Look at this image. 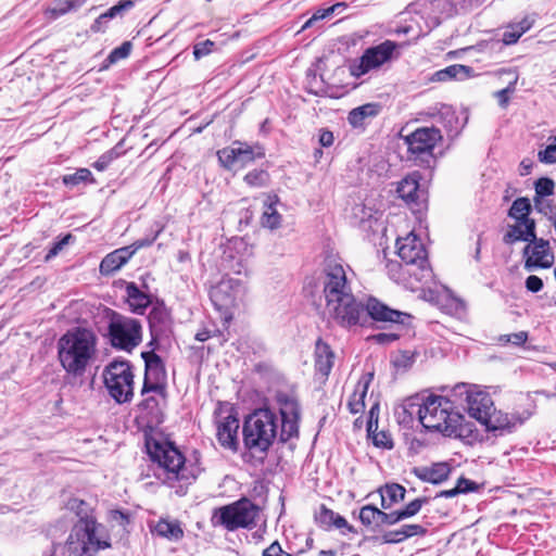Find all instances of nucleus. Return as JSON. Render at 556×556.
<instances>
[{
	"instance_id": "f257e3e1",
	"label": "nucleus",
	"mask_w": 556,
	"mask_h": 556,
	"mask_svg": "<svg viewBox=\"0 0 556 556\" xmlns=\"http://www.w3.org/2000/svg\"><path fill=\"white\" fill-rule=\"evenodd\" d=\"M323 292L324 315L337 325L350 328L364 323L367 317L378 323L405 324L410 315L393 309L375 298L366 304L358 301L353 292L342 264L329 262L324 270Z\"/></svg>"
},
{
	"instance_id": "f03ea898",
	"label": "nucleus",
	"mask_w": 556,
	"mask_h": 556,
	"mask_svg": "<svg viewBox=\"0 0 556 556\" xmlns=\"http://www.w3.org/2000/svg\"><path fill=\"white\" fill-rule=\"evenodd\" d=\"M275 401L280 424L277 415L267 407L255 409L244 419L243 444L253 457L264 459L277 438L286 443L299 435L300 405L294 392L278 390Z\"/></svg>"
},
{
	"instance_id": "7ed1b4c3",
	"label": "nucleus",
	"mask_w": 556,
	"mask_h": 556,
	"mask_svg": "<svg viewBox=\"0 0 556 556\" xmlns=\"http://www.w3.org/2000/svg\"><path fill=\"white\" fill-rule=\"evenodd\" d=\"M404 412L409 417L417 415L420 424L429 431H438L468 443L478 435L472 424L465 421V417L454 410L453 403L441 395L410 397L404 403Z\"/></svg>"
},
{
	"instance_id": "20e7f679",
	"label": "nucleus",
	"mask_w": 556,
	"mask_h": 556,
	"mask_svg": "<svg viewBox=\"0 0 556 556\" xmlns=\"http://www.w3.org/2000/svg\"><path fill=\"white\" fill-rule=\"evenodd\" d=\"M148 453L155 465L154 476L178 495L186 494L202 471L200 454L194 451L186 457L179 448L169 441H148Z\"/></svg>"
},
{
	"instance_id": "39448f33",
	"label": "nucleus",
	"mask_w": 556,
	"mask_h": 556,
	"mask_svg": "<svg viewBox=\"0 0 556 556\" xmlns=\"http://www.w3.org/2000/svg\"><path fill=\"white\" fill-rule=\"evenodd\" d=\"M97 336L89 329L75 328L58 341V358L65 372L73 378L85 375L97 359Z\"/></svg>"
},
{
	"instance_id": "423d86ee",
	"label": "nucleus",
	"mask_w": 556,
	"mask_h": 556,
	"mask_svg": "<svg viewBox=\"0 0 556 556\" xmlns=\"http://www.w3.org/2000/svg\"><path fill=\"white\" fill-rule=\"evenodd\" d=\"M71 509H77L79 517L63 547V556H93L99 551L110 546L106 541L97 538V523L87 511L84 501L74 498L68 503Z\"/></svg>"
},
{
	"instance_id": "0eeeda50",
	"label": "nucleus",
	"mask_w": 556,
	"mask_h": 556,
	"mask_svg": "<svg viewBox=\"0 0 556 556\" xmlns=\"http://www.w3.org/2000/svg\"><path fill=\"white\" fill-rule=\"evenodd\" d=\"M456 0H418L408 5L406 14H415L412 23L397 29L399 33L413 34L415 39L427 35L441 23L442 17L452 16L458 11Z\"/></svg>"
},
{
	"instance_id": "6e6552de",
	"label": "nucleus",
	"mask_w": 556,
	"mask_h": 556,
	"mask_svg": "<svg viewBox=\"0 0 556 556\" xmlns=\"http://www.w3.org/2000/svg\"><path fill=\"white\" fill-rule=\"evenodd\" d=\"M258 516L260 507L251 500L243 497L215 509L213 521L228 531H235L240 528H254Z\"/></svg>"
},
{
	"instance_id": "1a4fd4ad",
	"label": "nucleus",
	"mask_w": 556,
	"mask_h": 556,
	"mask_svg": "<svg viewBox=\"0 0 556 556\" xmlns=\"http://www.w3.org/2000/svg\"><path fill=\"white\" fill-rule=\"evenodd\" d=\"M397 255L414 271L416 283H427L432 279L428 254L421 240L413 232L396 240Z\"/></svg>"
},
{
	"instance_id": "9d476101",
	"label": "nucleus",
	"mask_w": 556,
	"mask_h": 556,
	"mask_svg": "<svg viewBox=\"0 0 556 556\" xmlns=\"http://www.w3.org/2000/svg\"><path fill=\"white\" fill-rule=\"evenodd\" d=\"M108 330L110 342L116 349L130 352L141 343L142 326L138 319L112 312Z\"/></svg>"
},
{
	"instance_id": "9b49d317",
	"label": "nucleus",
	"mask_w": 556,
	"mask_h": 556,
	"mask_svg": "<svg viewBox=\"0 0 556 556\" xmlns=\"http://www.w3.org/2000/svg\"><path fill=\"white\" fill-rule=\"evenodd\" d=\"M103 378L109 394L117 403H126L132 399L134 374L128 362H111L103 371Z\"/></svg>"
},
{
	"instance_id": "f8f14e48",
	"label": "nucleus",
	"mask_w": 556,
	"mask_h": 556,
	"mask_svg": "<svg viewBox=\"0 0 556 556\" xmlns=\"http://www.w3.org/2000/svg\"><path fill=\"white\" fill-rule=\"evenodd\" d=\"M397 43L386 40L377 46L367 48L363 55L354 60L349 68L352 76L359 78L363 75L379 70L384 64L396 58Z\"/></svg>"
},
{
	"instance_id": "ddd939ff",
	"label": "nucleus",
	"mask_w": 556,
	"mask_h": 556,
	"mask_svg": "<svg viewBox=\"0 0 556 556\" xmlns=\"http://www.w3.org/2000/svg\"><path fill=\"white\" fill-rule=\"evenodd\" d=\"M216 439L219 445L231 452L239 448V418L233 407L220 405L215 410Z\"/></svg>"
},
{
	"instance_id": "4468645a",
	"label": "nucleus",
	"mask_w": 556,
	"mask_h": 556,
	"mask_svg": "<svg viewBox=\"0 0 556 556\" xmlns=\"http://www.w3.org/2000/svg\"><path fill=\"white\" fill-rule=\"evenodd\" d=\"M218 161L227 169L243 168L256 159L265 156V151L260 144L235 141L230 147L217 152Z\"/></svg>"
},
{
	"instance_id": "2eb2a0df",
	"label": "nucleus",
	"mask_w": 556,
	"mask_h": 556,
	"mask_svg": "<svg viewBox=\"0 0 556 556\" xmlns=\"http://www.w3.org/2000/svg\"><path fill=\"white\" fill-rule=\"evenodd\" d=\"M441 139V131L435 127L418 128L404 138L409 157L421 162L432 156L433 149Z\"/></svg>"
},
{
	"instance_id": "dca6fc26",
	"label": "nucleus",
	"mask_w": 556,
	"mask_h": 556,
	"mask_svg": "<svg viewBox=\"0 0 556 556\" xmlns=\"http://www.w3.org/2000/svg\"><path fill=\"white\" fill-rule=\"evenodd\" d=\"M244 290V286L239 279L223 278L212 287L210 298L215 308L227 315L231 308L238 305Z\"/></svg>"
},
{
	"instance_id": "f3484780",
	"label": "nucleus",
	"mask_w": 556,
	"mask_h": 556,
	"mask_svg": "<svg viewBox=\"0 0 556 556\" xmlns=\"http://www.w3.org/2000/svg\"><path fill=\"white\" fill-rule=\"evenodd\" d=\"M142 358L144 359L146 372L141 394L146 395L147 393L153 392L162 400H165L166 388L164 383L166 380V370L162 358L153 351L143 352Z\"/></svg>"
},
{
	"instance_id": "a211bd4d",
	"label": "nucleus",
	"mask_w": 556,
	"mask_h": 556,
	"mask_svg": "<svg viewBox=\"0 0 556 556\" xmlns=\"http://www.w3.org/2000/svg\"><path fill=\"white\" fill-rule=\"evenodd\" d=\"M162 231L163 227L161 226L152 236L139 239L130 245L116 249L115 251L109 253L101 261L100 273L102 275H111L112 273L118 270L139 249L150 247Z\"/></svg>"
},
{
	"instance_id": "6ab92c4d",
	"label": "nucleus",
	"mask_w": 556,
	"mask_h": 556,
	"mask_svg": "<svg viewBox=\"0 0 556 556\" xmlns=\"http://www.w3.org/2000/svg\"><path fill=\"white\" fill-rule=\"evenodd\" d=\"M525 268L529 271L535 268H549L554 263V254L547 240L531 239L523 249Z\"/></svg>"
},
{
	"instance_id": "aec40b11",
	"label": "nucleus",
	"mask_w": 556,
	"mask_h": 556,
	"mask_svg": "<svg viewBox=\"0 0 556 556\" xmlns=\"http://www.w3.org/2000/svg\"><path fill=\"white\" fill-rule=\"evenodd\" d=\"M483 426H485L488 431H500L501 433L504 431L510 432L517 425H521L522 420L516 416H509L502 410L493 409L486 413L485 418H481L479 420Z\"/></svg>"
},
{
	"instance_id": "412c9836",
	"label": "nucleus",
	"mask_w": 556,
	"mask_h": 556,
	"mask_svg": "<svg viewBox=\"0 0 556 556\" xmlns=\"http://www.w3.org/2000/svg\"><path fill=\"white\" fill-rule=\"evenodd\" d=\"M466 402L469 416L478 421L485 418L486 413L493 409L494 406L490 394L482 390H468Z\"/></svg>"
},
{
	"instance_id": "4be33fe9",
	"label": "nucleus",
	"mask_w": 556,
	"mask_h": 556,
	"mask_svg": "<svg viewBox=\"0 0 556 556\" xmlns=\"http://www.w3.org/2000/svg\"><path fill=\"white\" fill-rule=\"evenodd\" d=\"M426 533L427 529L424 526L407 523L401 526L399 529L383 532L380 540L383 544H399L414 536H424Z\"/></svg>"
},
{
	"instance_id": "5701e85b",
	"label": "nucleus",
	"mask_w": 556,
	"mask_h": 556,
	"mask_svg": "<svg viewBox=\"0 0 556 556\" xmlns=\"http://www.w3.org/2000/svg\"><path fill=\"white\" fill-rule=\"evenodd\" d=\"M413 472L421 481L439 484L448 478L451 467L447 463H435L430 467H416Z\"/></svg>"
},
{
	"instance_id": "b1692460",
	"label": "nucleus",
	"mask_w": 556,
	"mask_h": 556,
	"mask_svg": "<svg viewBox=\"0 0 556 556\" xmlns=\"http://www.w3.org/2000/svg\"><path fill=\"white\" fill-rule=\"evenodd\" d=\"M359 520L364 526L372 528L393 526L391 513H386L374 505H366L361 508Z\"/></svg>"
},
{
	"instance_id": "393cba45",
	"label": "nucleus",
	"mask_w": 556,
	"mask_h": 556,
	"mask_svg": "<svg viewBox=\"0 0 556 556\" xmlns=\"http://www.w3.org/2000/svg\"><path fill=\"white\" fill-rule=\"evenodd\" d=\"M151 532L168 541L177 542L182 539L184 530L178 520L161 518L153 526Z\"/></svg>"
},
{
	"instance_id": "a878e982",
	"label": "nucleus",
	"mask_w": 556,
	"mask_h": 556,
	"mask_svg": "<svg viewBox=\"0 0 556 556\" xmlns=\"http://www.w3.org/2000/svg\"><path fill=\"white\" fill-rule=\"evenodd\" d=\"M125 291L130 311L142 315L151 303L150 296L141 291L135 282H127Z\"/></svg>"
},
{
	"instance_id": "bb28decb",
	"label": "nucleus",
	"mask_w": 556,
	"mask_h": 556,
	"mask_svg": "<svg viewBox=\"0 0 556 556\" xmlns=\"http://www.w3.org/2000/svg\"><path fill=\"white\" fill-rule=\"evenodd\" d=\"M475 75L473 68L463 64H453L439 70L431 76L432 81L465 80Z\"/></svg>"
},
{
	"instance_id": "cd10ccee",
	"label": "nucleus",
	"mask_w": 556,
	"mask_h": 556,
	"mask_svg": "<svg viewBox=\"0 0 556 556\" xmlns=\"http://www.w3.org/2000/svg\"><path fill=\"white\" fill-rule=\"evenodd\" d=\"M531 239H535V222H528V225L517 222L516 225L509 227L503 241L506 244H513L517 241L529 242Z\"/></svg>"
},
{
	"instance_id": "c85d7f7f",
	"label": "nucleus",
	"mask_w": 556,
	"mask_h": 556,
	"mask_svg": "<svg viewBox=\"0 0 556 556\" xmlns=\"http://www.w3.org/2000/svg\"><path fill=\"white\" fill-rule=\"evenodd\" d=\"M372 379V374L364 376L355 386L354 392L350 396L348 407L352 414H358L365 408V397L368 391L369 383Z\"/></svg>"
},
{
	"instance_id": "c756f323",
	"label": "nucleus",
	"mask_w": 556,
	"mask_h": 556,
	"mask_svg": "<svg viewBox=\"0 0 556 556\" xmlns=\"http://www.w3.org/2000/svg\"><path fill=\"white\" fill-rule=\"evenodd\" d=\"M315 367L318 372L327 377L333 366L334 354L330 346L321 339L317 340L315 348Z\"/></svg>"
},
{
	"instance_id": "7c9ffc66",
	"label": "nucleus",
	"mask_w": 556,
	"mask_h": 556,
	"mask_svg": "<svg viewBox=\"0 0 556 556\" xmlns=\"http://www.w3.org/2000/svg\"><path fill=\"white\" fill-rule=\"evenodd\" d=\"M387 270L390 278L394 281L409 286L412 289L416 288L413 268L407 264L390 261L387 264Z\"/></svg>"
},
{
	"instance_id": "2f4dec72",
	"label": "nucleus",
	"mask_w": 556,
	"mask_h": 556,
	"mask_svg": "<svg viewBox=\"0 0 556 556\" xmlns=\"http://www.w3.org/2000/svg\"><path fill=\"white\" fill-rule=\"evenodd\" d=\"M396 192L407 204L417 203L420 197L418 178L415 175L406 176L399 182Z\"/></svg>"
},
{
	"instance_id": "473e14b6",
	"label": "nucleus",
	"mask_w": 556,
	"mask_h": 556,
	"mask_svg": "<svg viewBox=\"0 0 556 556\" xmlns=\"http://www.w3.org/2000/svg\"><path fill=\"white\" fill-rule=\"evenodd\" d=\"M277 202V195H267L266 200L264 201V211L261 217V224L263 227L270 230L279 228L282 220V216L275 207Z\"/></svg>"
},
{
	"instance_id": "72a5a7b5",
	"label": "nucleus",
	"mask_w": 556,
	"mask_h": 556,
	"mask_svg": "<svg viewBox=\"0 0 556 556\" xmlns=\"http://www.w3.org/2000/svg\"><path fill=\"white\" fill-rule=\"evenodd\" d=\"M534 24L533 16H525L520 22L513 23L507 26L506 30L503 33V42L505 45H514L519 38L527 33Z\"/></svg>"
},
{
	"instance_id": "f704fd0d",
	"label": "nucleus",
	"mask_w": 556,
	"mask_h": 556,
	"mask_svg": "<svg viewBox=\"0 0 556 556\" xmlns=\"http://www.w3.org/2000/svg\"><path fill=\"white\" fill-rule=\"evenodd\" d=\"M381 507L383 509L391 508L394 504H397L405 498L406 490L399 483L386 484L380 490Z\"/></svg>"
},
{
	"instance_id": "c9c22d12",
	"label": "nucleus",
	"mask_w": 556,
	"mask_h": 556,
	"mask_svg": "<svg viewBox=\"0 0 556 556\" xmlns=\"http://www.w3.org/2000/svg\"><path fill=\"white\" fill-rule=\"evenodd\" d=\"M435 110H437V112L432 113V116L447 131L457 132L460 129L462 126L459 125V118L456 115V112L452 106L442 104L439 109H435Z\"/></svg>"
},
{
	"instance_id": "e433bc0d",
	"label": "nucleus",
	"mask_w": 556,
	"mask_h": 556,
	"mask_svg": "<svg viewBox=\"0 0 556 556\" xmlns=\"http://www.w3.org/2000/svg\"><path fill=\"white\" fill-rule=\"evenodd\" d=\"M379 109L380 106L376 103L361 105L349 113L348 121L353 127H361L367 118L376 116Z\"/></svg>"
},
{
	"instance_id": "4c0bfd02",
	"label": "nucleus",
	"mask_w": 556,
	"mask_h": 556,
	"mask_svg": "<svg viewBox=\"0 0 556 556\" xmlns=\"http://www.w3.org/2000/svg\"><path fill=\"white\" fill-rule=\"evenodd\" d=\"M87 0H53L47 13L52 18H58L70 12H75L80 9Z\"/></svg>"
},
{
	"instance_id": "58836bf2",
	"label": "nucleus",
	"mask_w": 556,
	"mask_h": 556,
	"mask_svg": "<svg viewBox=\"0 0 556 556\" xmlns=\"http://www.w3.org/2000/svg\"><path fill=\"white\" fill-rule=\"evenodd\" d=\"M531 212V203L528 198H518L516 199L508 212V215L516 219L518 223H522L523 225H528V222H534L529 217Z\"/></svg>"
},
{
	"instance_id": "ea45409f",
	"label": "nucleus",
	"mask_w": 556,
	"mask_h": 556,
	"mask_svg": "<svg viewBox=\"0 0 556 556\" xmlns=\"http://www.w3.org/2000/svg\"><path fill=\"white\" fill-rule=\"evenodd\" d=\"M427 502L428 500L426 497L415 498L414 501L409 502L405 507L391 511L393 526L402 520H405L417 515L420 511L421 507Z\"/></svg>"
},
{
	"instance_id": "a19ab883",
	"label": "nucleus",
	"mask_w": 556,
	"mask_h": 556,
	"mask_svg": "<svg viewBox=\"0 0 556 556\" xmlns=\"http://www.w3.org/2000/svg\"><path fill=\"white\" fill-rule=\"evenodd\" d=\"M502 74H507L510 76L507 87L496 91L495 97L498 100L501 106L505 108L509 101V94L513 93L516 89V84L518 81V73L513 70H503Z\"/></svg>"
},
{
	"instance_id": "79ce46f5",
	"label": "nucleus",
	"mask_w": 556,
	"mask_h": 556,
	"mask_svg": "<svg viewBox=\"0 0 556 556\" xmlns=\"http://www.w3.org/2000/svg\"><path fill=\"white\" fill-rule=\"evenodd\" d=\"M372 418H374V407L370 409V419H369L368 426H367L368 434H369V437H371L374 444L377 447L392 448L393 441L389 433H387L384 431L374 432Z\"/></svg>"
},
{
	"instance_id": "37998d69",
	"label": "nucleus",
	"mask_w": 556,
	"mask_h": 556,
	"mask_svg": "<svg viewBox=\"0 0 556 556\" xmlns=\"http://www.w3.org/2000/svg\"><path fill=\"white\" fill-rule=\"evenodd\" d=\"M63 184L66 186H77L81 182H93L92 173L88 168H78L74 174L63 176Z\"/></svg>"
},
{
	"instance_id": "c03bdc74",
	"label": "nucleus",
	"mask_w": 556,
	"mask_h": 556,
	"mask_svg": "<svg viewBox=\"0 0 556 556\" xmlns=\"http://www.w3.org/2000/svg\"><path fill=\"white\" fill-rule=\"evenodd\" d=\"M535 195L534 198L544 199L554 193L555 182L547 177H541L534 182Z\"/></svg>"
},
{
	"instance_id": "a18cd8bd",
	"label": "nucleus",
	"mask_w": 556,
	"mask_h": 556,
	"mask_svg": "<svg viewBox=\"0 0 556 556\" xmlns=\"http://www.w3.org/2000/svg\"><path fill=\"white\" fill-rule=\"evenodd\" d=\"M162 399L155 394L152 396H147L141 403L140 407L143 410H147L153 418L157 419L161 414V404ZM165 402V400H163Z\"/></svg>"
},
{
	"instance_id": "49530a36",
	"label": "nucleus",
	"mask_w": 556,
	"mask_h": 556,
	"mask_svg": "<svg viewBox=\"0 0 556 556\" xmlns=\"http://www.w3.org/2000/svg\"><path fill=\"white\" fill-rule=\"evenodd\" d=\"M269 175L263 169H254L244 176V181L252 187H264L268 182Z\"/></svg>"
},
{
	"instance_id": "de8ad7c7",
	"label": "nucleus",
	"mask_w": 556,
	"mask_h": 556,
	"mask_svg": "<svg viewBox=\"0 0 556 556\" xmlns=\"http://www.w3.org/2000/svg\"><path fill=\"white\" fill-rule=\"evenodd\" d=\"M340 7V4H334L332 7H329L327 9H319L317 10L302 26L301 30H305L307 28L313 27L316 23L325 20L326 17L330 16L336 9Z\"/></svg>"
},
{
	"instance_id": "09e8293b",
	"label": "nucleus",
	"mask_w": 556,
	"mask_h": 556,
	"mask_svg": "<svg viewBox=\"0 0 556 556\" xmlns=\"http://www.w3.org/2000/svg\"><path fill=\"white\" fill-rule=\"evenodd\" d=\"M549 140L552 142L539 152V160L542 163L554 164L556 163V137H549Z\"/></svg>"
},
{
	"instance_id": "8fccbe9b",
	"label": "nucleus",
	"mask_w": 556,
	"mask_h": 556,
	"mask_svg": "<svg viewBox=\"0 0 556 556\" xmlns=\"http://www.w3.org/2000/svg\"><path fill=\"white\" fill-rule=\"evenodd\" d=\"M131 51V42L125 41L119 47L113 49L108 56L110 63H115L119 60L126 59Z\"/></svg>"
},
{
	"instance_id": "3c124183",
	"label": "nucleus",
	"mask_w": 556,
	"mask_h": 556,
	"mask_svg": "<svg viewBox=\"0 0 556 556\" xmlns=\"http://www.w3.org/2000/svg\"><path fill=\"white\" fill-rule=\"evenodd\" d=\"M336 513L327 508L325 505L320 506V509L316 516V520L324 527H332Z\"/></svg>"
},
{
	"instance_id": "603ef678",
	"label": "nucleus",
	"mask_w": 556,
	"mask_h": 556,
	"mask_svg": "<svg viewBox=\"0 0 556 556\" xmlns=\"http://www.w3.org/2000/svg\"><path fill=\"white\" fill-rule=\"evenodd\" d=\"M214 46L215 43L210 39L195 43L193 47V55L195 60H200L201 58L210 54Z\"/></svg>"
},
{
	"instance_id": "864d4df0",
	"label": "nucleus",
	"mask_w": 556,
	"mask_h": 556,
	"mask_svg": "<svg viewBox=\"0 0 556 556\" xmlns=\"http://www.w3.org/2000/svg\"><path fill=\"white\" fill-rule=\"evenodd\" d=\"M116 153L111 150V151H108L105 152L104 154H102L94 163H93V167L99 170V172H103L105 170L109 165L112 163V161L116 157Z\"/></svg>"
},
{
	"instance_id": "5fc2aeb1",
	"label": "nucleus",
	"mask_w": 556,
	"mask_h": 556,
	"mask_svg": "<svg viewBox=\"0 0 556 556\" xmlns=\"http://www.w3.org/2000/svg\"><path fill=\"white\" fill-rule=\"evenodd\" d=\"M533 202H534V207L539 213L544 214L545 216H551L554 213V206L552 205L551 200H548L546 198H544V199L533 198Z\"/></svg>"
},
{
	"instance_id": "6e6d98bb",
	"label": "nucleus",
	"mask_w": 556,
	"mask_h": 556,
	"mask_svg": "<svg viewBox=\"0 0 556 556\" xmlns=\"http://www.w3.org/2000/svg\"><path fill=\"white\" fill-rule=\"evenodd\" d=\"M501 340L504 342H510L517 346L522 345L528 340L527 331H519L510 334H505L501 337Z\"/></svg>"
},
{
	"instance_id": "4d7b16f0",
	"label": "nucleus",
	"mask_w": 556,
	"mask_h": 556,
	"mask_svg": "<svg viewBox=\"0 0 556 556\" xmlns=\"http://www.w3.org/2000/svg\"><path fill=\"white\" fill-rule=\"evenodd\" d=\"M526 288L528 291L536 293L542 290L543 280L535 275H531L526 279Z\"/></svg>"
},
{
	"instance_id": "13d9d810",
	"label": "nucleus",
	"mask_w": 556,
	"mask_h": 556,
	"mask_svg": "<svg viewBox=\"0 0 556 556\" xmlns=\"http://www.w3.org/2000/svg\"><path fill=\"white\" fill-rule=\"evenodd\" d=\"M263 556H292L291 554L285 552L280 544L275 541L267 548L264 549Z\"/></svg>"
},
{
	"instance_id": "bf43d9fd",
	"label": "nucleus",
	"mask_w": 556,
	"mask_h": 556,
	"mask_svg": "<svg viewBox=\"0 0 556 556\" xmlns=\"http://www.w3.org/2000/svg\"><path fill=\"white\" fill-rule=\"evenodd\" d=\"M71 238H72V236L67 235L62 240L54 243L53 247L49 250L46 258L49 260L51 257L56 256L59 254V252L63 249V247L68 243Z\"/></svg>"
},
{
	"instance_id": "052dcab7",
	"label": "nucleus",
	"mask_w": 556,
	"mask_h": 556,
	"mask_svg": "<svg viewBox=\"0 0 556 556\" xmlns=\"http://www.w3.org/2000/svg\"><path fill=\"white\" fill-rule=\"evenodd\" d=\"M397 334L395 333H387V332H380L372 337V339L380 344L389 343L392 341H395L397 339Z\"/></svg>"
},
{
	"instance_id": "680f3d73",
	"label": "nucleus",
	"mask_w": 556,
	"mask_h": 556,
	"mask_svg": "<svg viewBox=\"0 0 556 556\" xmlns=\"http://www.w3.org/2000/svg\"><path fill=\"white\" fill-rule=\"evenodd\" d=\"M111 518L122 527H125L129 522L128 515L121 510H113L111 513Z\"/></svg>"
},
{
	"instance_id": "e2e57ef3",
	"label": "nucleus",
	"mask_w": 556,
	"mask_h": 556,
	"mask_svg": "<svg viewBox=\"0 0 556 556\" xmlns=\"http://www.w3.org/2000/svg\"><path fill=\"white\" fill-rule=\"evenodd\" d=\"M319 143L323 147H330L333 143V134L329 130H323L319 135Z\"/></svg>"
},
{
	"instance_id": "0e129e2a",
	"label": "nucleus",
	"mask_w": 556,
	"mask_h": 556,
	"mask_svg": "<svg viewBox=\"0 0 556 556\" xmlns=\"http://www.w3.org/2000/svg\"><path fill=\"white\" fill-rule=\"evenodd\" d=\"M470 488L468 486H463L462 484H457L454 489H451V490H447V491H443L441 493V495L445 496V497H453L459 493H466V492H469Z\"/></svg>"
},
{
	"instance_id": "69168bd1",
	"label": "nucleus",
	"mask_w": 556,
	"mask_h": 556,
	"mask_svg": "<svg viewBox=\"0 0 556 556\" xmlns=\"http://www.w3.org/2000/svg\"><path fill=\"white\" fill-rule=\"evenodd\" d=\"M332 526L337 529L348 528L350 531H352V527L348 525L346 519L338 514L334 516Z\"/></svg>"
},
{
	"instance_id": "338daca9",
	"label": "nucleus",
	"mask_w": 556,
	"mask_h": 556,
	"mask_svg": "<svg viewBox=\"0 0 556 556\" xmlns=\"http://www.w3.org/2000/svg\"><path fill=\"white\" fill-rule=\"evenodd\" d=\"M211 337V332L208 330H202V331H199L197 334H195V340L200 341V342H204L206 341L208 338Z\"/></svg>"
},
{
	"instance_id": "774afa93",
	"label": "nucleus",
	"mask_w": 556,
	"mask_h": 556,
	"mask_svg": "<svg viewBox=\"0 0 556 556\" xmlns=\"http://www.w3.org/2000/svg\"><path fill=\"white\" fill-rule=\"evenodd\" d=\"M457 484H462L463 486H468V488H470L469 491H472L475 483L472 481H470V480L465 479V478H460L458 480Z\"/></svg>"
}]
</instances>
